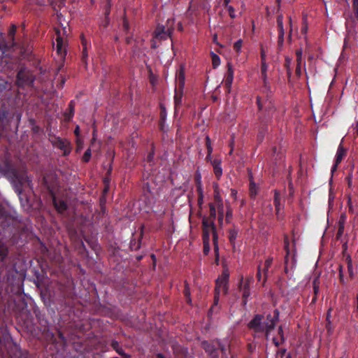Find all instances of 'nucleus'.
<instances>
[{
  "mask_svg": "<svg viewBox=\"0 0 358 358\" xmlns=\"http://www.w3.org/2000/svg\"><path fill=\"white\" fill-rule=\"evenodd\" d=\"M279 315L280 313L278 309H275L272 314H268L266 318L263 315L257 314L248 323V327L255 334L264 333L266 338L268 340L271 332L279 321Z\"/></svg>",
  "mask_w": 358,
  "mask_h": 358,
  "instance_id": "1",
  "label": "nucleus"
},
{
  "mask_svg": "<svg viewBox=\"0 0 358 358\" xmlns=\"http://www.w3.org/2000/svg\"><path fill=\"white\" fill-rule=\"evenodd\" d=\"M56 37V50L58 55L63 57L66 54V37L69 31L68 26L59 25L55 28Z\"/></svg>",
  "mask_w": 358,
  "mask_h": 358,
  "instance_id": "2",
  "label": "nucleus"
},
{
  "mask_svg": "<svg viewBox=\"0 0 358 358\" xmlns=\"http://www.w3.org/2000/svg\"><path fill=\"white\" fill-rule=\"evenodd\" d=\"M35 80L34 74L27 69H21L17 75L16 84L18 87L31 85Z\"/></svg>",
  "mask_w": 358,
  "mask_h": 358,
  "instance_id": "3",
  "label": "nucleus"
},
{
  "mask_svg": "<svg viewBox=\"0 0 358 358\" xmlns=\"http://www.w3.org/2000/svg\"><path fill=\"white\" fill-rule=\"evenodd\" d=\"M203 228V239H208L209 234L211 232L213 236V241H215L217 238L214 220L208 218H204L202 222Z\"/></svg>",
  "mask_w": 358,
  "mask_h": 358,
  "instance_id": "4",
  "label": "nucleus"
},
{
  "mask_svg": "<svg viewBox=\"0 0 358 358\" xmlns=\"http://www.w3.org/2000/svg\"><path fill=\"white\" fill-rule=\"evenodd\" d=\"M229 273L224 271L221 276L216 280V286L215 292L217 294H227L228 290Z\"/></svg>",
  "mask_w": 358,
  "mask_h": 358,
  "instance_id": "5",
  "label": "nucleus"
},
{
  "mask_svg": "<svg viewBox=\"0 0 358 358\" xmlns=\"http://www.w3.org/2000/svg\"><path fill=\"white\" fill-rule=\"evenodd\" d=\"M52 145L63 151L64 155H69L71 151V143L66 138L55 137L52 140Z\"/></svg>",
  "mask_w": 358,
  "mask_h": 358,
  "instance_id": "6",
  "label": "nucleus"
},
{
  "mask_svg": "<svg viewBox=\"0 0 358 358\" xmlns=\"http://www.w3.org/2000/svg\"><path fill=\"white\" fill-rule=\"evenodd\" d=\"M252 282V278H247L245 282L243 283V279L241 278L240 282V288L243 292V298L244 304L246 303L248 298L250 295V286Z\"/></svg>",
  "mask_w": 358,
  "mask_h": 358,
  "instance_id": "7",
  "label": "nucleus"
},
{
  "mask_svg": "<svg viewBox=\"0 0 358 358\" xmlns=\"http://www.w3.org/2000/svg\"><path fill=\"white\" fill-rule=\"evenodd\" d=\"M185 71L184 68L182 66H180L179 69V71L176 73V88L183 90V87L185 85Z\"/></svg>",
  "mask_w": 358,
  "mask_h": 358,
  "instance_id": "8",
  "label": "nucleus"
},
{
  "mask_svg": "<svg viewBox=\"0 0 358 358\" xmlns=\"http://www.w3.org/2000/svg\"><path fill=\"white\" fill-rule=\"evenodd\" d=\"M234 80V69L231 62L227 63V72L225 78V85L230 90Z\"/></svg>",
  "mask_w": 358,
  "mask_h": 358,
  "instance_id": "9",
  "label": "nucleus"
},
{
  "mask_svg": "<svg viewBox=\"0 0 358 358\" xmlns=\"http://www.w3.org/2000/svg\"><path fill=\"white\" fill-rule=\"evenodd\" d=\"M347 220V216L345 213H342L338 219L337 222L338 225V232H337V238H341L344 233L345 224Z\"/></svg>",
  "mask_w": 358,
  "mask_h": 358,
  "instance_id": "10",
  "label": "nucleus"
},
{
  "mask_svg": "<svg viewBox=\"0 0 358 358\" xmlns=\"http://www.w3.org/2000/svg\"><path fill=\"white\" fill-rule=\"evenodd\" d=\"M170 36V33L165 30L164 26H157L155 31V37L159 40H165Z\"/></svg>",
  "mask_w": 358,
  "mask_h": 358,
  "instance_id": "11",
  "label": "nucleus"
},
{
  "mask_svg": "<svg viewBox=\"0 0 358 358\" xmlns=\"http://www.w3.org/2000/svg\"><path fill=\"white\" fill-rule=\"evenodd\" d=\"M222 161L220 159H214L211 161V164L213 166L214 173L216 178L219 180L222 175V169L221 166Z\"/></svg>",
  "mask_w": 358,
  "mask_h": 358,
  "instance_id": "12",
  "label": "nucleus"
},
{
  "mask_svg": "<svg viewBox=\"0 0 358 358\" xmlns=\"http://www.w3.org/2000/svg\"><path fill=\"white\" fill-rule=\"evenodd\" d=\"M17 30V27L15 24H12L8 32V42L6 45L7 48H11L15 45L14 38Z\"/></svg>",
  "mask_w": 358,
  "mask_h": 358,
  "instance_id": "13",
  "label": "nucleus"
},
{
  "mask_svg": "<svg viewBox=\"0 0 358 358\" xmlns=\"http://www.w3.org/2000/svg\"><path fill=\"white\" fill-rule=\"evenodd\" d=\"M345 155V150L343 147V145L341 144L337 150L336 155V162L334 165L332 167V171H335L337 168V166L342 161L343 157Z\"/></svg>",
  "mask_w": 358,
  "mask_h": 358,
  "instance_id": "14",
  "label": "nucleus"
},
{
  "mask_svg": "<svg viewBox=\"0 0 358 358\" xmlns=\"http://www.w3.org/2000/svg\"><path fill=\"white\" fill-rule=\"evenodd\" d=\"M285 336L282 329V327L280 326L278 329V336L272 338L273 343L277 347L285 342Z\"/></svg>",
  "mask_w": 358,
  "mask_h": 358,
  "instance_id": "15",
  "label": "nucleus"
},
{
  "mask_svg": "<svg viewBox=\"0 0 358 358\" xmlns=\"http://www.w3.org/2000/svg\"><path fill=\"white\" fill-rule=\"evenodd\" d=\"M53 202H54V205H55L56 209L59 213H63L64 211H65L66 210L67 204L64 201L60 200V199H57L56 198H54Z\"/></svg>",
  "mask_w": 358,
  "mask_h": 358,
  "instance_id": "16",
  "label": "nucleus"
},
{
  "mask_svg": "<svg viewBox=\"0 0 358 358\" xmlns=\"http://www.w3.org/2000/svg\"><path fill=\"white\" fill-rule=\"evenodd\" d=\"M274 205L275 206L276 215L279 216V212L280 210V193L278 190H274Z\"/></svg>",
  "mask_w": 358,
  "mask_h": 358,
  "instance_id": "17",
  "label": "nucleus"
},
{
  "mask_svg": "<svg viewBox=\"0 0 358 358\" xmlns=\"http://www.w3.org/2000/svg\"><path fill=\"white\" fill-rule=\"evenodd\" d=\"M182 90L176 88L174 101L176 107L182 103Z\"/></svg>",
  "mask_w": 358,
  "mask_h": 358,
  "instance_id": "18",
  "label": "nucleus"
},
{
  "mask_svg": "<svg viewBox=\"0 0 358 358\" xmlns=\"http://www.w3.org/2000/svg\"><path fill=\"white\" fill-rule=\"evenodd\" d=\"M214 187H215L214 198H215V201L217 203V206L223 205L222 196L218 191V185L214 184Z\"/></svg>",
  "mask_w": 358,
  "mask_h": 358,
  "instance_id": "19",
  "label": "nucleus"
},
{
  "mask_svg": "<svg viewBox=\"0 0 358 358\" xmlns=\"http://www.w3.org/2000/svg\"><path fill=\"white\" fill-rule=\"evenodd\" d=\"M217 206V210H218V222H219V224L220 226H222L223 224V221H224V204Z\"/></svg>",
  "mask_w": 358,
  "mask_h": 358,
  "instance_id": "20",
  "label": "nucleus"
},
{
  "mask_svg": "<svg viewBox=\"0 0 358 358\" xmlns=\"http://www.w3.org/2000/svg\"><path fill=\"white\" fill-rule=\"evenodd\" d=\"M284 243H285V250L286 251V256H285V264H287V261H288V256L289 255V253H290V250H289V238H288V236L287 235H285L284 236Z\"/></svg>",
  "mask_w": 358,
  "mask_h": 358,
  "instance_id": "21",
  "label": "nucleus"
},
{
  "mask_svg": "<svg viewBox=\"0 0 358 358\" xmlns=\"http://www.w3.org/2000/svg\"><path fill=\"white\" fill-rule=\"evenodd\" d=\"M111 345L113 347V348L114 350H115V351L120 355H122V356H124L125 357H129L128 355H125L124 353V351L123 350L119 347V343L117 341H113L112 343H111Z\"/></svg>",
  "mask_w": 358,
  "mask_h": 358,
  "instance_id": "22",
  "label": "nucleus"
},
{
  "mask_svg": "<svg viewBox=\"0 0 358 358\" xmlns=\"http://www.w3.org/2000/svg\"><path fill=\"white\" fill-rule=\"evenodd\" d=\"M74 107H75L74 102L73 101H71V102L69 104V112L65 113V117L67 120H70L73 116Z\"/></svg>",
  "mask_w": 358,
  "mask_h": 358,
  "instance_id": "23",
  "label": "nucleus"
},
{
  "mask_svg": "<svg viewBox=\"0 0 358 358\" xmlns=\"http://www.w3.org/2000/svg\"><path fill=\"white\" fill-rule=\"evenodd\" d=\"M8 254V249L6 245L0 243V261L2 262Z\"/></svg>",
  "mask_w": 358,
  "mask_h": 358,
  "instance_id": "24",
  "label": "nucleus"
},
{
  "mask_svg": "<svg viewBox=\"0 0 358 358\" xmlns=\"http://www.w3.org/2000/svg\"><path fill=\"white\" fill-rule=\"evenodd\" d=\"M272 262H273V258L272 257H268L266 259V260L265 261V262H264V267L263 268V271H264V273L265 276L267 275V273H268V268L271 266Z\"/></svg>",
  "mask_w": 358,
  "mask_h": 358,
  "instance_id": "25",
  "label": "nucleus"
},
{
  "mask_svg": "<svg viewBox=\"0 0 358 358\" xmlns=\"http://www.w3.org/2000/svg\"><path fill=\"white\" fill-rule=\"evenodd\" d=\"M273 207L270 202H265L264 204L263 212L266 215H270L272 213Z\"/></svg>",
  "mask_w": 358,
  "mask_h": 358,
  "instance_id": "26",
  "label": "nucleus"
},
{
  "mask_svg": "<svg viewBox=\"0 0 358 358\" xmlns=\"http://www.w3.org/2000/svg\"><path fill=\"white\" fill-rule=\"evenodd\" d=\"M258 192V187L255 182H251L250 185V194L252 197H255Z\"/></svg>",
  "mask_w": 358,
  "mask_h": 358,
  "instance_id": "27",
  "label": "nucleus"
},
{
  "mask_svg": "<svg viewBox=\"0 0 358 358\" xmlns=\"http://www.w3.org/2000/svg\"><path fill=\"white\" fill-rule=\"evenodd\" d=\"M238 231L233 229L229 231V238L231 243H234L236 238H237Z\"/></svg>",
  "mask_w": 358,
  "mask_h": 358,
  "instance_id": "28",
  "label": "nucleus"
},
{
  "mask_svg": "<svg viewBox=\"0 0 358 358\" xmlns=\"http://www.w3.org/2000/svg\"><path fill=\"white\" fill-rule=\"evenodd\" d=\"M346 261H347V264H348V269L349 275L351 278H352L354 275V273H353L352 262L351 257L350 256H348L346 258Z\"/></svg>",
  "mask_w": 358,
  "mask_h": 358,
  "instance_id": "29",
  "label": "nucleus"
},
{
  "mask_svg": "<svg viewBox=\"0 0 358 358\" xmlns=\"http://www.w3.org/2000/svg\"><path fill=\"white\" fill-rule=\"evenodd\" d=\"M202 345L206 352H208L210 355H213V353L215 350V348L213 345H211L210 343H208L206 341L203 342Z\"/></svg>",
  "mask_w": 358,
  "mask_h": 358,
  "instance_id": "30",
  "label": "nucleus"
},
{
  "mask_svg": "<svg viewBox=\"0 0 358 358\" xmlns=\"http://www.w3.org/2000/svg\"><path fill=\"white\" fill-rule=\"evenodd\" d=\"M212 62L214 68L217 67L220 64V59L216 54L212 52Z\"/></svg>",
  "mask_w": 358,
  "mask_h": 358,
  "instance_id": "31",
  "label": "nucleus"
},
{
  "mask_svg": "<svg viewBox=\"0 0 358 358\" xmlns=\"http://www.w3.org/2000/svg\"><path fill=\"white\" fill-rule=\"evenodd\" d=\"M209 207H210L209 219L215 220V219L216 217V208H215V205L213 203H210Z\"/></svg>",
  "mask_w": 358,
  "mask_h": 358,
  "instance_id": "32",
  "label": "nucleus"
},
{
  "mask_svg": "<svg viewBox=\"0 0 358 358\" xmlns=\"http://www.w3.org/2000/svg\"><path fill=\"white\" fill-rule=\"evenodd\" d=\"M184 294L187 303H191L192 299L190 298V289L187 283H186L185 286Z\"/></svg>",
  "mask_w": 358,
  "mask_h": 358,
  "instance_id": "33",
  "label": "nucleus"
},
{
  "mask_svg": "<svg viewBox=\"0 0 358 358\" xmlns=\"http://www.w3.org/2000/svg\"><path fill=\"white\" fill-rule=\"evenodd\" d=\"M206 146H207V150H208L207 159H208L210 157L211 153L213 152V147L211 145L210 139L208 136H207L206 137Z\"/></svg>",
  "mask_w": 358,
  "mask_h": 358,
  "instance_id": "34",
  "label": "nucleus"
},
{
  "mask_svg": "<svg viewBox=\"0 0 358 358\" xmlns=\"http://www.w3.org/2000/svg\"><path fill=\"white\" fill-rule=\"evenodd\" d=\"M92 152L90 148H88L83 156V160L85 162H88L91 158Z\"/></svg>",
  "mask_w": 358,
  "mask_h": 358,
  "instance_id": "35",
  "label": "nucleus"
},
{
  "mask_svg": "<svg viewBox=\"0 0 358 358\" xmlns=\"http://www.w3.org/2000/svg\"><path fill=\"white\" fill-rule=\"evenodd\" d=\"M277 24H278V27L279 28V31L282 32V31H284V28H283V17L282 15L278 16Z\"/></svg>",
  "mask_w": 358,
  "mask_h": 358,
  "instance_id": "36",
  "label": "nucleus"
},
{
  "mask_svg": "<svg viewBox=\"0 0 358 358\" xmlns=\"http://www.w3.org/2000/svg\"><path fill=\"white\" fill-rule=\"evenodd\" d=\"M10 87V84L4 80H0V92L5 90L6 89H9Z\"/></svg>",
  "mask_w": 358,
  "mask_h": 358,
  "instance_id": "37",
  "label": "nucleus"
},
{
  "mask_svg": "<svg viewBox=\"0 0 358 358\" xmlns=\"http://www.w3.org/2000/svg\"><path fill=\"white\" fill-rule=\"evenodd\" d=\"M242 43H243V41L241 39H239L238 40L234 45V50L237 52H239L241 50V48H242Z\"/></svg>",
  "mask_w": 358,
  "mask_h": 358,
  "instance_id": "38",
  "label": "nucleus"
},
{
  "mask_svg": "<svg viewBox=\"0 0 358 358\" xmlns=\"http://www.w3.org/2000/svg\"><path fill=\"white\" fill-rule=\"evenodd\" d=\"M268 69V65L266 64V62L262 61V76H267L266 72Z\"/></svg>",
  "mask_w": 358,
  "mask_h": 358,
  "instance_id": "39",
  "label": "nucleus"
},
{
  "mask_svg": "<svg viewBox=\"0 0 358 358\" xmlns=\"http://www.w3.org/2000/svg\"><path fill=\"white\" fill-rule=\"evenodd\" d=\"M231 217H232V210L229 206H228L227 212H226V222H229Z\"/></svg>",
  "mask_w": 358,
  "mask_h": 358,
  "instance_id": "40",
  "label": "nucleus"
},
{
  "mask_svg": "<svg viewBox=\"0 0 358 358\" xmlns=\"http://www.w3.org/2000/svg\"><path fill=\"white\" fill-rule=\"evenodd\" d=\"M76 144H77L76 152H80L83 149V142L81 139L78 138L77 141H76Z\"/></svg>",
  "mask_w": 358,
  "mask_h": 358,
  "instance_id": "41",
  "label": "nucleus"
},
{
  "mask_svg": "<svg viewBox=\"0 0 358 358\" xmlns=\"http://www.w3.org/2000/svg\"><path fill=\"white\" fill-rule=\"evenodd\" d=\"M227 10L229 11V16L232 19L235 18L236 15H235V10H234V8L231 6H228V7H227Z\"/></svg>",
  "mask_w": 358,
  "mask_h": 358,
  "instance_id": "42",
  "label": "nucleus"
},
{
  "mask_svg": "<svg viewBox=\"0 0 358 358\" xmlns=\"http://www.w3.org/2000/svg\"><path fill=\"white\" fill-rule=\"evenodd\" d=\"M263 82H264V87L266 90L268 91L270 90L269 83L267 79V76H262Z\"/></svg>",
  "mask_w": 358,
  "mask_h": 358,
  "instance_id": "43",
  "label": "nucleus"
},
{
  "mask_svg": "<svg viewBox=\"0 0 358 358\" xmlns=\"http://www.w3.org/2000/svg\"><path fill=\"white\" fill-rule=\"evenodd\" d=\"M339 270V278L340 280L342 283H344V279H343V266L341 265H339L338 266Z\"/></svg>",
  "mask_w": 358,
  "mask_h": 358,
  "instance_id": "44",
  "label": "nucleus"
},
{
  "mask_svg": "<svg viewBox=\"0 0 358 358\" xmlns=\"http://www.w3.org/2000/svg\"><path fill=\"white\" fill-rule=\"evenodd\" d=\"M295 73L298 78H300L301 76V75H302L301 66L296 65Z\"/></svg>",
  "mask_w": 358,
  "mask_h": 358,
  "instance_id": "45",
  "label": "nucleus"
},
{
  "mask_svg": "<svg viewBox=\"0 0 358 358\" xmlns=\"http://www.w3.org/2000/svg\"><path fill=\"white\" fill-rule=\"evenodd\" d=\"M284 34H285V31H282V32H280L279 31V36H278V42L280 45L282 44L283 43V41H284Z\"/></svg>",
  "mask_w": 358,
  "mask_h": 358,
  "instance_id": "46",
  "label": "nucleus"
},
{
  "mask_svg": "<svg viewBox=\"0 0 358 358\" xmlns=\"http://www.w3.org/2000/svg\"><path fill=\"white\" fill-rule=\"evenodd\" d=\"M296 65L302 66L303 64V58L302 56H297L296 57Z\"/></svg>",
  "mask_w": 358,
  "mask_h": 358,
  "instance_id": "47",
  "label": "nucleus"
},
{
  "mask_svg": "<svg viewBox=\"0 0 358 358\" xmlns=\"http://www.w3.org/2000/svg\"><path fill=\"white\" fill-rule=\"evenodd\" d=\"M83 45L84 46L83 51V59H85L87 57V52H86V46H85V41H84L83 38Z\"/></svg>",
  "mask_w": 358,
  "mask_h": 358,
  "instance_id": "48",
  "label": "nucleus"
},
{
  "mask_svg": "<svg viewBox=\"0 0 358 358\" xmlns=\"http://www.w3.org/2000/svg\"><path fill=\"white\" fill-rule=\"evenodd\" d=\"M257 277L258 278V280H261V264L258 265V269H257Z\"/></svg>",
  "mask_w": 358,
  "mask_h": 358,
  "instance_id": "49",
  "label": "nucleus"
},
{
  "mask_svg": "<svg viewBox=\"0 0 358 358\" xmlns=\"http://www.w3.org/2000/svg\"><path fill=\"white\" fill-rule=\"evenodd\" d=\"M123 27L126 31L129 29V23L126 19L123 21Z\"/></svg>",
  "mask_w": 358,
  "mask_h": 358,
  "instance_id": "50",
  "label": "nucleus"
},
{
  "mask_svg": "<svg viewBox=\"0 0 358 358\" xmlns=\"http://www.w3.org/2000/svg\"><path fill=\"white\" fill-rule=\"evenodd\" d=\"M313 288H314L315 294H317V292H319V286L316 285V282L315 281L314 282Z\"/></svg>",
  "mask_w": 358,
  "mask_h": 358,
  "instance_id": "51",
  "label": "nucleus"
},
{
  "mask_svg": "<svg viewBox=\"0 0 358 358\" xmlns=\"http://www.w3.org/2000/svg\"><path fill=\"white\" fill-rule=\"evenodd\" d=\"M330 317H331V309H329L328 310V313L327 314V322H329V324H331Z\"/></svg>",
  "mask_w": 358,
  "mask_h": 358,
  "instance_id": "52",
  "label": "nucleus"
},
{
  "mask_svg": "<svg viewBox=\"0 0 358 358\" xmlns=\"http://www.w3.org/2000/svg\"><path fill=\"white\" fill-rule=\"evenodd\" d=\"M219 296H220V294H217L216 292L215 293V298H214V303L215 304H217V303L219 301Z\"/></svg>",
  "mask_w": 358,
  "mask_h": 358,
  "instance_id": "53",
  "label": "nucleus"
},
{
  "mask_svg": "<svg viewBox=\"0 0 358 358\" xmlns=\"http://www.w3.org/2000/svg\"><path fill=\"white\" fill-rule=\"evenodd\" d=\"M261 57H262V62L264 61V62H266V55H265V52L263 50H262V52H261Z\"/></svg>",
  "mask_w": 358,
  "mask_h": 358,
  "instance_id": "54",
  "label": "nucleus"
},
{
  "mask_svg": "<svg viewBox=\"0 0 358 358\" xmlns=\"http://www.w3.org/2000/svg\"><path fill=\"white\" fill-rule=\"evenodd\" d=\"M302 49L300 48V49H298L296 51V56H302Z\"/></svg>",
  "mask_w": 358,
  "mask_h": 358,
  "instance_id": "55",
  "label": "nucleus"
},
{
  "mask_svg": "<svg viewBox=\"0 0 358 358\" xmlns=\"http://www.w3.org/2000/svg\"><path fill=\"white\" fill-rule=\"evenodd\" d=\"M74 133L75 134L78 136H79V134H80V128L78 126H77L74 130Z\"/></svg>",
  "mask_w": 358,
  "mask_h": 358,
  "instance_id": "56",
  "label": "nucleus"
},
{
  "mask_svg": "<svg viewBox=\"0 0 358 358\" xmlns=\"http://www.w3.org/2000/svg\"><path fill=\"white\" fill-rule=\"evenodd\" d=\"M231 196L234 197L236 196L237 192L234 189H231Z\"/></svg>",
  "mask_w": 358,
  "mask_h": 358,
  "instance_id": "57",
  "label": "nucleus"
},
{
  "mask_svg": "<svg viewBox=\"0 0 358 358\" xmlns=\"http://www.w3.org/2000/svg\"><path fill=\"white\" fill-rule=\"evenodd\" d=\"M15 192L17 193L19 196L22 194V189H20L18 187H15Z\"/></svg>",
  "mask_w": 358,
  "mask_h": 358,
  "instance_id": "58",
  "label": "nucleus"
},
{
  "mask_svg": "<svg viewBox=\"0 0 358 358\" xmlns=\"http://www.w3.org/2000/svg\"><path fill=\"white\" fill-rule=\"evenodd\" d=\"M353 6L355 8H358V0H354L353 1Z\"/></svg>",
  "mask_w": 358,
  "mask_h": 358,
  "instance_id": "59",
  "label": "nucleus"
},
{
  "mask_svg": "<svg viewBox=\"0 0 358 358\" xmlns=\"http://www.w3.org/2000/svg\"><path fill=\"white\" fill-rule=\"evenodd\" d=\"M231 0H224V3L226 7H228L229 3H230Z\"/></svg>",
  "mask_w": 358,
  "mask_h": 358,
  "instance_id": "60",
  "label": "nucleus"
},
{
  "mask_svg": "<svg viewBox=\"0 0 358 358\" xmlns=\"http://www.w3.org/2000/svg\"><path fill=\"white\" fill-rule=\"evenodd\" d=\"M257 105H258L259 108L261 110L262 108V104L260 103V100H259V98H257Z\"/></svg>",
  "mask_w": 358,
  "mask_h": 358,
  "instance_id": "61",
  "label": "nucleus"
},
{
  "mask_svg": "<svg viewBox=\"0 0 358 358\" xmlns=\"http://www.w3.org/2000/svg\"><path fill=\"white\" fill-rule=\"evenodd\" d=\"M307 29H308V27H307V25H306L303 27H302L301 31H302V32L306 33L307 31Z\"/></svg>",
  "mask_w": 358,
  "mask_h": 358,
  "instance_id": "62",
  "label": "nucleus"
},
{
  "mask_svg": "<svg viewBox=\"0 0 358 358\" xmlns=\"http://www.w3.org/2000/svg\"><path fill=\"white\" fill-rule=\"evenodd\" d=\"M355 16L357 19L358 20V8H355Z\"/></svg>",
  "mask_w": 358,
  "mask_h": 358,
  "instance_id": "63",
  "label": "nucleus"
},
{
  "mask_svg": "<svg viewBox=\"0 0 358 358\" xmlns=\"http://www.w3.org/2000/svg\"><path fill=\"white\" fill-rule=\"evenodd\" d=\"M157 358H164L161 354H159L157 355Z\"/></svg>",
  "mask_w": 358,
  "mask_h": 358,
  "instance_id": "64",
  "label": "nucleus"
}]
</instances>
